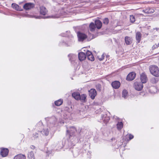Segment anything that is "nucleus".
<instances>
[{"instance_id":"obj_1","label":"nucleus","mask_w":159,"mask_h":159,"mask_svg":"<svg viewBox=\"0 0 159 159\" xmlns=\"http://www.w3.org/2000/svg\"><path fill=\"white\" fill-rule=\"evenodd\" d=\"M149 70L151 73L155 76H159V69L157 66H150Z\"/></svg>"},{"instance_id":"obj_2","label":"nucleus","mask_w":159,"mask_h":159,"mask_svg":"<svg viewBox=\"0 0 159 159\" xmlns=\"http://www.w3.org/2000/svg\"><path fill=\"white\" fill-rule=\"evenodd\" d=\"M69 129L67 130V134L68 135L70 138L74 136V134L76 131V128L73 126L70 127Z\"/></svg>"},{"instance_id":"obj_3","label":"nucleus","mask_w":159,"mask_h":159,"mask_svg":"<svg viewBox=\"0 0 159 159\" xmlns=\"http://www.w3.org/2000/svg\"><path fill=\"white\" fill-rule=\"evenodd\" d=\"M134 87L138 91H141L143 87V84L140 82H136L134 83Z\"/></svg>"},{"instance_id":"obj_4","label":"nucleus","mask_w":159,"mask_h":159,"mask_svg":"<svg viewBox=\"0 0 159 159\" xmlns=\"http://www.w3.org/2000/svg\"><path fill=\"white\" fill-rule=\"evenodd\" d=\"M77 36L78 41H83L87 37L86 34L80 32L77 33Z\"/></svg>"},{"instance_id":"obj_5","label":"nucleus","mask_w":159,"mask_h":159,"mask_svg":"<svg viewBox=\"0 0 159 159\" xmlns=\"http://www.w3.org/2000/svg\"><path fill=\"white\" fill-rule=\"evenodd\" d=\"M136 76V74L135 72H131L127 75L126 80L128 81H132L134 79Z\"/></svg>"},{"instance_id":"obj_6","label":"nucleus","mask_w":159,"mask_h":159,"mask_svg":"<svg viewBox=\"0 0 159 159\" xmlns=\"http://www.w3.org/2000/svg\"><path fill=\"white\" fill-rule=\"evenodd\" d=\"M89 95L92 99H94L97 95V92L94 89H92L89 90Z\"/></svg>"},{"instance_id":"obj_7","label":"nucleus","mask_w":159,"mask_h":159,"mask_svg":"<svg viewBox=\"0 0 159 159\" xmlns=\"http://www.w3.org/2000/svg\"><path fill=\"white\" fill-rule=\"evenodd\" d=\"M140 78L141 82L143 84L146 83L148 80L147 75L144 73H142L140 75Z\"/></svg>"},{"instance_id":"obj_8","label":"nucleus","mask_w":159,"mask_h":159,"mask_svg":"<svg viewBox=\"0 0 159 159\" xmlns=\"http://www.w3.org/2000/svg\"><path fill=\"white\" fill-rule=\"evenodd\" d=\"M34 6V4L33 3H28L25 4L23 6V8L26 10H28L33 8Z\"/></svg>"},{"instance_id":"obj_9","label":"nucleus","mask_w":159,"mask_h":159,"mask_svg":"<svg viewBox=\"0 0 159 159\" xmlns=\"http://www.w3.org/2000/svg\"><path fill=\"white\" fill-rule=\"evenodd\" d=\"M112 87L115 89H118L120 85V83L119 81H115L112 82L111 83Z\"/></svg>"},{"instance_id":"obj_10","label":"nucleus","mask_w":159,"mask_h":159,"mask_svg":"<svg viewBox=\"0 0 159 159\" xmlns=\"http://www.w3.org/2000/svg\"><path fill=\"white\" fill-rule=\"evenodd\" d=\"M101 118L103 121L105 123L108 122L110 120V118L106 114H102Z\"/></svg>"},{"instance_id":"obj_11","label":"nucleus","mask_w":159,"mask_h":159,"mask_svg":"<svg viewBox=\"0 0 159 159\" xmlns=\"http://www.w3.org/2000/svg\"><path fill=\"white\" fill-rule=\"evenodd\" d=\"M72 152L73 153V155L75 157H77L79 154L80 152V149L78 148H73L71 150Z\"/></svg>"},{"instance_id":"obj_12","label":"nucleus","mask_w":159,"mask_h":159,"mask_svg":"<svg viewBox=\"0 0 159 159\" xmlns=\"http://www.w3.org/2000/svg\"><path fill=\"white\" fill-rule=\"evenodd\" d=\"M86 57V55L84 52H81L79 53L78 57L79 60L81 61L84 60Z\"/></svg>"},{"instance_id":"obj_13","label":"nucleus","mask_w":159,"mask_h":159,"mask_svg":"<svg viewBox=\"0 0 159 159\" xmlns=\"http://www.w3.org/2000/svg\"><path fill=\"white\" fill-rule=\"evenodd\" d=\"M9 150L7 148H3L1 150L0 154L3 157H5L8 155Z\"/></svg>"},{"instance_id":"obj_14","label":"nucleus","mask_w":159,"mask_h":159,"mask_svg":"<svg viewBox=\"0 0 159 159\" xmlns=\"http://www.w3.org/2000/svg\"><path fill=\"white\" fill-rule=\"evenodd\" d=\"M47 10L45 7L42 6L40 7V14L44 16L47 14Z\"/></svg>"},{"instance_id":"obj_15","label":"nucleus","mask_w":159,"mask_h":159,"mask_svg":"<svg viewBox=\"0 0 159 159\" xmlns=\"http://www.w3.org/2000/svg\"><path fill=\"white\" fill-rule=\"evenodd\" d=\"M142 38V34L139 32H137L136 33V39L137 43H139Z\"/></svg>"},{"instance_id":"obj_16","label":"nucleus","mask_w":159,"mask_h":159,"mask_svg":"<svg viewBox=\"0 0 159 159\" xmlns=\"http://www.w3.org/2000/svg\"><path fill=\"white\" fill-rule=\"evenodd\" d=\"M95 24L96 27L98 29H100L102 27V23L99 20H96L95 21Z\"/></svg>"},{"instance_id":"obj_17","label":"nucleus","mask_w":159,"mask_h":159,"mask_svg":"<svg viewBox=\"0 0 159 159\" xmlns=\"http://www.w3.org/2000/svg\"><path fill=\"white\" fill-rule=\"evenodd\" d=\"M125 42L127 45H129L132 43V38L131 37L126 36L125 39Z\"/></svg>"},{"instance_id":"obj_18","label":"nucleus","mask_w":159,"mask_h":159,"mask_svg":"<svg viewBox=\"0 0 159 159\" xmlns=\"http://www.w3.org/2000/svg\"><path fill=\"white\" fill-rule=\"evenodd\" d=\"M86 95L84 94L80 95L79 100H80L82 102H85L87 101Z\"/></svg>"},{"instance_id":"obj_19","label":"nucleus","mask_w":159,"mask_h":159,"mask_svg":"<svg viewBox=\"0 0 159 159\" xmlns=\"http://www.w3.org/2000/svg\"><path fill=\"white\" fill-rule=\"evenodd\" d=\"M143 11L146 14H151L154 12V10L152 8H148L143 10Z\"/></svg>"},{"instance_id":"obj_20","label":"nucleus","mask_w":159,"mask_h":159,"mask_svg":"<svg viewBox=\"0 0 159 159\" xmlns=\"http://www.w3.org/2000/svg\"><path fill=\"white\" fill-rule=\"evenodd\" d=\"M80 94L79 92H74L72 93V96L76 100H78L80 97Z\"/></svg>"},{"instance_id":"obj_21","label":"nucleus","mask_w":159,"mask_h":159,"mask_svg":"<svg viewBox=\"0 0 159 159\" xmlns=\"http://www.w3.org/2000/svg\"><path fill=\"white\" fill-rule=\"evenodd\" d=\"M68 57H69V60L72 63L75 60V56L73 54H70L68 55Z\"/></svg>"},{"instance_id":"obj_22","label":"nucleus","mask_w":159,"mask_h":159,"mask_svg":"<svg viewBox=\"0 0 159 159\" xmlns=\"http://www.w3.org/2000/svg\"><path fill=\"white\" fill-rule=\"evenodd\" d=\"M25 156L24 155L19 154L15 156L14 159H25Z\"/></svg>"},{"instance_id":"obj_23","label":"nucleus","mask_w":159,"mask_h":159,"mask_svg":"<svg viewBox=\"0 0 159 159\" xmlns=\"http://www.w3.org/2000/svg\"><path fill=\"white\" fill-rule=\"evenodd\" d=\"M95 24L93 22H91L89 25V29L91 31H94L96 28Z\"/></svg>"},{"instance_id":"obj_24","label":"nucleus","mask_w":159,"mask_h":159,"mask_svg":"<svg viewBox=\"0 0 159 159\" xmlns=\"http://www.w3.org/2000/svg\"><path fill=\"white\" fill-rule=\"evenodd\" d=\"M159 81V79L158 78H156L155 77H152L150 79V82L152 84H156Z\"/></svg>"},{"instance_id":"obj_25","label":"nucleus","mask_w":159,"mask_h":159,"mask_svg":"<svg viewBox=\"0 0 159 159\" xmlns=\"http://www.w3.org/2000/svg\"><path fill=\"white\" fill-rule=\"evenodd\" d=\"M63 102V100L62 99H60L55 101L54 103L56 106H60L62 104Z\"/></svg>"},{"instance_id":"obj_26","label":"nucleus","mask_w":159,"mask_h":159,"mask_svg":"<svg viewBox=\"0 0 159 159\" xmlns=\"http://www.w3.org/2000/svg\"><path fill=\"white\" fill-rule=\"evenodd\" d=\"M43 134L47 136L49 134V130L48 129H44L43 131L41 132Z\"/></svg>"},{"instance_id":"obj_27","label":"nucleus","mask_w":159,"mask_h":159,"mask_svg":"<svg viewBox=\"0 0 159 159\" xmlns=\"http://www.w3.org/2000/svg\"><path fill=\"white\" fill-rule=\"evenodd\" d=\"M123 124L122 122H118L116 125L118 129L121 130L123 127Z\"/></svg>"},{"instance_id":"obj_28","label":"nucleus","mask_w":159,"mask_h":159,"mask_svg":"<svg viewBox=\"0 0 159 159\" xmlns=\"http://www.w3.org/2000/svg\"><path fill=\"white\" fill-rule=\"evenodd\" d=\"M28 157L29 159H34V153L32 151H31L28 154Z\"/></svg>"},{"instance_id":"obj_29","label":"nucleus","mask_w":159,"mask_h":159,"mask_svg":"<svg viewBox=\"0 0 159 159\" xmlns=\"http://www.w3.org/2000/svg\"><path fill=\"white\" fill-rule=\"evenodd\" d=\"M122 97L125 98L127 97L128 93L127 91L125 90H124L122 92Z\"/></svg>"},{"instance_id":"obj_30","label":"nucleus","mask_w":159,"mask_h":159,"mask_svg":"<svg viewBox=\"0 0 159 159\" xmlns=\"http://www.w3.org/2000/svg\"><path fill=\"white\" fill-rule=\"evenodd\" d=\"M11 6L13 8L15 9V10L17 11L20 10L19 8V6L17 4L15 3H12V4Z\"/></svg>"},{"instance_id":"obj_31","label":"nucleus","mask_w":159,"mask_h":159,"mask_svg":"<svg viewBox=\"0 0 159 159\" xmlns=\"http://www.w3.org/2000/svg\"><path fill=\"white\" fill-rule=\"evenodd\" d=\"M87 58L89 60L92 61H93L94 60V58L92 54L89 56L87 57Z\"/></svg>"},{"instance_id":"obj_32","label":"nucleus","mask_w":159,"mask_h":159,"mask_svg":"<svg viewBox=\"0 0 159 159\" xmlns=\"http://www.w3.org/2000/svg\"><path fill=\"white\" fill-rule=\"evenodd\" d=\"M130 21L132 23H134L135 21V18L134 16L133 15L130 16Z\"/></svg>"},{"instance_id":"obj_33","label":"nucleus","mask_w":159,"mask_h":159,"mask_svg":"<svg viewBox=\"0 0 159 159\" xmlns=\"http://www.w3.org/2000/svg\"><path fill=\"white\" fill-rule=\"evenodd\" d=\"M96 88L98 90L100 91L101 90V85L99 84H97L96 85Z\"/></svg>"},{"instance_id":"obj_34","label":"nucleus","mask_w":159,"mask_h":159,"mask_svg":"<svg viewBox=\"0 0 159 159\" xmlns=\"http://www.w3.org/2000/svg\"><path fill=\"white\" fill-rule=\"evenodd\" d=\"M109 22V20L108 18H104L103 20V24L107 25Z\"/></svg>"},{"instance_id":"obj_35","label":"nucleus","mask_w":159,"mask_h":159,"mask_svg":"<svg viewBox=\"0 0 159 159\" xmlns=\"http://www.w3.org/2000/svg\"><path fill=\"white\" fill-rule=\"evenodd\" d=\"M92 54L91 52L88 50L87 51L86 55V56H87V57Z\"/></svg>"},{"instance_id":"obj_36","label":"nucleus","mask_w":159,"mask_h":159,"mask_svg":"<svg viewBox=\"0 0 159 159\" xmlns=\"http://www.w3.org/2000/svg\"><path fill=\"white\" fill-rule=\"evenodd\" d=\"M104 57H105L104 54V53H103L101 57H98V59L100 61H102L104 59Z\"/></svg>"},{"instance_id":"obj_37","label":"nucleus","mask_w":159,"mask_h":159,"mask_svg":"<svg viewBox=\"0 0 159 159\" xmlns=\"http://www.w3.org/2000/svg\"><path fill=\"white\" fill-rule=\"evenodd\" d=\"M129 140H130L133 139L134 138V136L131 134H130L129 135Z\"/></svg>"},{"instance_id":"obj_38","label":"nucleus","mask_w":159,"mask_h":159,"mask_svg":"<svg viewBox=\"0 0 159 159\" xmlns=\"http://www.w3.org/2000/svg\"><path fill=\"white\" fill-rule=\"evenodd\" d=\"M87 155L88 156L87 157L89 159L91 158V152H88L87 153Z\"/></svg>"},{"instance_id":"obj_39","label":"nucleus","mask_w":159,"mask_h":159,"mask_svg":"<svg viewBox=\"0 0 159 159\" xmlns=\"http://www.w3.org/2000/svg\"><path fill=\"white\" fill-rule=\"evenodd\" d=\"M33 136L34 137V138H37L38 136V134L37 133H35L33 134Z\"/></svg>"},{"instance_id":"obj_40","label":"nucleus","mask_w":159,"mask_h":159,"mask_svg":"<svg viewBox=\"0 0 159 159\" xmlns=\"http://www.w3.org/2000/svg\"><path fill=\"white\" fill-rule=\"evenodd\" d=\"M49 17H52L53 18H58L59 16H57L56 15H52L51 16H50Z\"/></svg>"},{"instance_id":"obj_41","label":"nucleus","mask_w":159,"mask_h":159,"mask_svg":"<svg viewBox=\"0 0 159 159\" xmlns=\"http://www.w3.org/2000/svg\"><path fill=\"white\" fill-rule=\"evenodd\" d=\"M156 48H157L156 47V44L155 45H154L152 47V48L153 49H155Z\"/></svg>"},{"instance_id":"obj_42","label":"nucleus","mask_w":159,"mask_h":159,"mask_svg":"<svg viewBox=\"0 0 159 159\" xmlns=\"http://www.w3.org/2000/svg\"><path fill=\"white\" fill-rule=\"evenodd\" d=\"M30 147L31 148L33 149L35 148V146L34 145H31Z\"/></svg>"},{"instance_id":"obj_43","label":"nucleus","mask_w":159,"mask_h":159,"mask_svg":"<svg viewBox=\"0 0 159 159\" xmlns=\"http://www.w3.org/2000/svg\"><path fill=\"white\" fill-rule=\"evenodd\" d=\"M92 36V38H91V39H89V40H90L91 39H93V38H94V36H93V35H92H92H90V36Z\"/></svg>"},{"instance_id":"obj_44","label":"nucleus","mask_w":159,"mask_h":159,"mask_svg":"<svg viewBox=\"0 0 159 159\" xmlns=\"http://www.w3.org/2000/svg\"><path fill=\"white\" fill-rule=\"evenodd\" d=\"M154 29L156 30L157 31H159V28H156L155 29L154 28Z\"/></svg>"},{"instance_id":"obj_45","label":"nucleus","mask_w":159,"mask_h":159,"mask_svg":"<svg viewBox=\"0 0 159 159\" xmlns=\"http://www.w3.org/2000/svg\"><path fill=\"white\" fill-rule=\"evenodd\" d=\"M156 47L157 48L159 46V43H158L157 44H156Z\"/></svg>"},{"instance_id":"obj_46","label":"nucleus","mask_w":159,"mask_h":159,"mask_svg":"<svg viewBox=\"0 0 159 159\" xmlns=\"http://www.w3.org/2000/svg\"><path fill=\"white\" fill-rule=\"evenodd\" d=\"M115 140V139L114 138H112L111 139V140Z\"/></svg>"},{"instance_id":"obj_47","label":"nucleus","mask_w":159,"mask_h":159,"mask_svg":"<svg viewBox=\"0 0 159 159\" xmlns=\"http://www.w3.org/2000/svg\"><path fill=\"white\" fill-rule=\"evenodd\" d=\"M39 17H40V16H38V17H35V18H40Z\"/></svg>"}]
</instances>
